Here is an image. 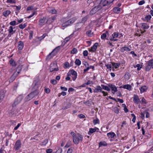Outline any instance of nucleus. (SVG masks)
I'll return each instance as SVG.
<instances>
[{"label": "nucleus", "mask_w": 153, "mask_h": 153, "mask_svg": "<svg viewBox=\"0 0 153 153\" xmlns=\"http://www.w3.org/2000/svg\"><path fill=\"white\" fill-rule=\"evenodd\" d=\"M114 1V0H102L100 2V4L105 7V8H104V10H105L109 7L108 5Z\"/></svg>", "instance_id": "1"}, {"label": "nucleus", "mask_w": 153, "mask_h": 153, "mask_svg": "<svg viewBox=\"0 0 153 153\" xmlns=\"http://www.w3.org/2000/svg\"><path fill=\"white\" fill-rule=\"evenodd\" d=\"M102 8L104 9V8H105V7H103L102 5L101 4L100 2L98 5L95 7L91 10L90 13V15H92L95 14L97 11L101 10Z\"/></svg>", "instance_id": "2"}, {"label": "nucleus", "mask_w": 153, "mask_h": 153, "mask_svg": "<svg viewBox=\"0 0 153 153\" xmlns=\"http://www.w3.org/2000/svg\"><path fill=\"white\" fill-rule=\"evenodd\" d=\"M82 136L79 134H77L76 136H74L73 142L75 144H77L80 141H82Z\"/></svg>", "instance_id": "3"}, {"label": "nucleus", "mask_w": 153, "mask_h": 153, "mask_svg": "<svg viewBox=\"0 0 153 153\" xmlns=\"http://www.w3.org/2000/svg\"><path fill=\"white\" fill-rule=\"evenodd\" d=\"M38 94V91L37 90H35V91L31 92L25 97V100L26 101L30 100L36 96Z\"/></svg>", "instance_id": "4"}, {"label": "nucleus", "mask_w": 153, "mask_h": 153, "mask_svg": "<svg viewBox=\"0 0 153 153\" xmlns=\"http://www.w3.org/2000/svg\"><path fill=\"white\" fill-rule=\"evenodd\" d=\"M122 36L121 34H119L117 32H114L111 35V37L110 39V40L111 41H116L117 40L116 38H120Z\"/></svg>", "instance_id": "5"}, {"label": "nucleus", "mask_w": 153, "mask_h": 153, "mask_svg": "<svg viewBox=\"0 0 153 153\" xmlns=\"http://www.w3.org/2000/svg\"><path fill=\"white\" fill-rule=\"evenodd\" d=\"M73 81H75L77 77V73L74 70H71L69 71L68 74V76H71Z\"/></svg>", "instance_id": "6"}, {"label": "nucleus", "mask_w": 153, "mask_h": 153, "mask_svg": "<svg viewBox=\"0 0 153 153\" xmlns=\"http://www.w3.org/2000/svg\"><path fill=\"white\" fill-rule=\"evenodd\" d=\"M60 49V47L59 46L56 48L47 56V59H51L54 56H55L56 53H54L55 51L57 50L59 51Z\"/></svg>", "instance_id": "7"}, {"label": "nucleus", "mask_w": 153, "mask_h": 153, "mask_svg": "<svg viewBox=\"0 0 153 153\" xmlns=\"http://www.w3.org/2000/svg\"><path fill=\"white\" fill-rule=\"evenodd\" d=\"M23 97L22 95H19L15 100L14 103L12 105L13 107L15 106L16 105L19 103L23 99Z\"/></svg>", "instance_id": "8"}, {"label": "nucleus", "mask_w": 153, "mask_h": 153, "mask_svg": "<svg viewBox=\"0 0 153 153\" xmlns=\"http://www.w3.org/2000/svg\"><path fill=\"white\" fill-rule=\"evenodd\" d=\"M22 143L20 140L16 141L15 144L14 148L16 151L18 150L21 147Z\"/></svg>", "instance_id": "9"}, {"label": "nucleus", "mask_w": 153, "mask_h": 153, "mask_svg": "<svg viewBox=\"0 0 153 153\" xmlns=\"http://www.w3.org/2000/svg\"><path fill=\"white\" fill-rule=\"evenodd\" d=\"M74 22L75 20H68L63 24L62 25L63 27L66 26L74 23Z\"/></svg>", "instance_id": "10"}, {"label": "nucleus", "mask_w": 153, "mask_h": 153, "mask_svg": "<svg viewBox=\"0 0 153 153\" xmlns=\"http://www.w3.org/2000/svg\"><path fill=\"white\" fill-rule=\"evenodd\" d=\"M133 101L136 104H138L140 102V100L137 95L134 94L133 97Z\"/></svg>", "instance_id": "11"}, {"label": "nucleus", "mask_w": 153, "mask_h": 153, "mask_svg": "<svg viewBox=\"0 0 153 153\" xmlns=\"http://www.w3.org/2000/svg\"><path fill=\"white\" fill-rule=\"evenodd\" d=\"M98 45L97 43H95L91 48L88 49L89 51L92 52H94L96 50Z\"/></svg>", "instance_id": "12"}, {"label": "nucleus", "mask_w": 153, "mask_h": 153, "mask_svg": "<svg viewBox=\"0 0 153 153\" xmlns=\"http://www.w3.org/2000/svg\"><path fill=\"white\" fill-rule=\"evenodd\" d=\"M20 71H18L17 72V74H16V72H15L14 74L12 75V76L10 77L9 80V82H13L15 79L16 78V76L20 72Z\"/></svg>", "instance_id": "13"}, {"label": "nucleus", "mask_w": 153, "mask_h": 153, "mask_svg": "<svg viewBox=\"0 0 153 153\" xmlns=\"http://www.w3.org/2000/svg\"><path fill=\"white\" fill-rule=\"evenodd\" d=\"M99 130V129L97 128H89V131L88 132V134L89 135H91V134L95 132L97 130H98L97 132H98Z\"/></svg>", "instance_id": "14"}, {"label": "nucleus", "mask_w": 153, "mask_h": 153, "mask_svg": "<svg viewBox=\"0 0 153 153\" xmlns=\"http://www.w3.org/2000/svg\"><path fill=\"white\" fill-rule=\"evenodd\" d=\"M109 87L110 88L112 91L115 92L117 91V88L114 85L111 84H109L108 85Z\"/></svg>", "instance_id": "15"}, {"label": "nucleus", "mask_w": 153, "mask_h": 153, "mask_svg": "<svg viewBox=\"0 0 153 153\" xmlns=\"http://www.w3.org/2000/svg\"><path fill=\"white\" fill-rule=\"evenodd\" d=\"M140 25H141V28L144 30H147L149 27V25L146 23H141L140 24Z\"/></svg>", "instance_id": "16"}, {"label": "nucleus", "mask_w": 153, "mask_h": 153, "mask_svg": "<svg viewBox=\"0 0 153 153\" xmlns=\"http://www.w3.org/2000/svg\"><path fill=\"white\" fill-rule=\"evenodd\" d=\"M130 50V48L127 46L123 47L120 49V51L122 52H124L125 51H129Z\"/></svg>", "instance_id": "17"}, {"label": "nucleus", "mask_w": 153, "mask_h": 153, "mask_svg": "<svg viewBox=\"0 0 153 153\" xmlns=\"http://www.w3.org/2000/svg\"><path fill=\"white\" fill-rule=\"evenodd\" d=\"M18 48L19 50H22L23 48L24 43L23 42L20 41L18 43Z\"/></svg>", "instance_id": "18"}, {"label": "nucleus", "mask_w": 153, "mask_h": 153, "mask_svg": "<svg viewBox=\"0 0 153 153\" xmlns=\"http://www.w3.org/2000/svg\"><path fill=\"white\" fill-rule=\"evenodd\" d=\"M99 147L102 146H106L108 145V143H106L105 141H100L99 143Z\"/></svg>", "instance_id": "19"}, {"label": "nucleus", "mask_w": 153, "mask_h": 153, "mask_svg": "<svg viewBox=\"0 0 153 153\" xmlns=\"http://www.w3.org/2000/svg\"><path fill=\"white\" fill-rule=\"evenodd\" d=\"M147 87L146 85L142 86L141 87L140 89V93H142L143 92L146 91L147 90Z\"/></svg>", "instance_id": "20"}, {"label": "nucleus", "mask_w": 153, "mask_h": 153, "mask_svg": "<svg viewBox=\"0 0 153 153\" xmlns=\"http://www.w3.org/2000/svg\"><path fill=\"white\" fill-rule=\"evenodd\" d=\"M113 11L114 13H118L120 11V8L118 7H115L113 9Z\"/></svg>", "instance_id": "21"}, {"label": "nucleus", "mask_w": 153, "mask_h": 153, "mask_svg": "<svg viewBox=\"0 0 153 153\" xmlns=\"http://www.w3.org/2000/svg\"><path fill=\"white\" fill-rule=\"evenodd\" d=\"M152 68V67L151 64H149V61H148L147 65L146 66V71H149Z\"/></svg>", "instance_id": "22"}, {"label": "nucleus", "mask_w": 153, "mask_h": 153, "mask_svg": "<svg viewBox=\"0 0 153 153\" xmlns=\"http://www.w3.org/2000/svg\"><path fill=\"white\" fill-rule=\"evenodd\" d=\"M123 88L129 91L131 90V86L130 85L128 84L124 85L123 86Z\"/></svg>", "instance_id": "23"}, {"label": "nucleus", "mask_w": 153, "mask_h": 153, "mask_svg": "<svg viewBox=\"0 0 153 153\" xmlns=\"http://www.w3.org/2000/svg\"><path fill=\"white\" fill-rule=\"evenodd\" d=\"M71 103L69 102L67 104L65 107H64L62 108V109L65 110L69 108L71 106Z\"/></svg>", "instance_id": "24"}, {"label": "nucleus", "mask_w": 153, "mask_h": 153, "mask_svg": "<svg viewBox=\"0 0 153 153\" xmlns=\"http://www.w3.org/2000/svg\"><path fill=\"white\" fill-rule=\"evenodd\" d=\"M115 134L114 132H109L107 134V136L109 137L113 138L114 137Z\"/></svg>", "instance_id": "25"}, {"label": "nucleus", "mask_w": 153, "mask_h": 153, "mask_svg": "<svg viewBox=\"0 0 153 153\" xmlns=\"http://www.w3.org/2000/svg\"><path fill=\"white\" fill-rule=\"evenodd\" d=\"M27 25V23H25L24 24H20L19 27L21 29H23L26 27Z\"/></svg>", "instance_id": "26"}, {"label": "nucleus", "mask_w": 153, "mask_h": 153, "mask_svg": "<svg viewBox=\"0 0 153 153\" xmlns=\"http://www.w3.org/2000/svg\"><path fill=\"white\" fill-rule=\"evenodd\" d=\"M112 64L114 67L115 68H117L119 67L120 63H114V62H112Z\"/></svg>", "instance_id": "27"}, {"label": "nucleus", "mask_w": 153, "mask_h": 153, "mask_svg": "<svg viewBox=\"0 0 153 153\" xmlns=\"http://www.w3.org/2000/svg\"><path fill=\"white\" fill-rule=\"evenodd\" d=\"M45 20H39V24L41 25H44L47 22V21H45Z\"/></svg>", "instance_id": "28"}, {"label": "nucleus", "mask_w": 153, "mask_h": 153, "mask_svg": "<svg viewBox=\"0 0 153 153\" xmlns=\"http://www.w3.org/2000/svg\"><path fill=\"white\" fill-rule=\"evenodd\" d=\"M8 31L9 33L11 34H13L15 33V31L13 30V28L12 26H10L9 28Z\"/></svg>", "instance_id": "29"}, {"label": "nucleus", "mask_w": 153, "mask_h": 153, "mask_svg": "<svg viewBox=\"0 0 153 153\" xmlns=\"http://www.w3.org/2000/svg\"><path fill=\"white\" fill-rule=\"evenodd\" d=\"M101 86L102 87V88L107 91H109L110 90V88L106 85L102 84L101 85Z\"/></svg>", "instance_id": "30"}, {"label": "nucleus", "mask_w": 153, "mask_h": 153, "mask_svg": "<svg viewBox=\"0 0 153 153\" xmlns=\"http://www.w3.org/2000/svg\"><path fill=\"white\" fill-rule=\"evenodd\" d=\"M108 34V31H106L104 33L101 35V38L102 39H104L106 37L107 35Z\"/></svg>", "instance_id": "31"}, {"label": "nucleus", "mask_w": 153, "mask_h": 153, "mask_svg": "<svg viewBox=\"0 0 153 153\" xmlns=\"http://www.w3.org/2000/svg\"><path fill=\"white\" fill-rule=\"evenodd\" d=\"M10 13V11L9 10H6L3 13V15L5 16H7Z\"/></svg>", "instance_id": "32"}, {"label": "nucleus", "mask_w": 153, "mask_h": 153, "mask_svg": "<svg viewBox=\"0 0 153 153\" xmlns=\"http://www.w3.org/2000/svg\"><path fill=\"white\" fill-rule=\"evenodd\" d=\"M75 63L77 65L79 66L81 64V61L78 59H76L75 61Z\"/></svg>", "instance_id": "33"}, {"label": "nucleus", "mask_w": 153, "mask_h": 153, "mask_svg": "<svg viewBox=\"0 0 153 153\" xmlns=\"http://www.w3.org/2000/svg\"><path fill=\"white\" fill-rule=\"evenodd\" d=\"M9 63L10 64L13 66H15L16 65L15 62L13 59H10L9 61Z\"/></svg>", "instance_id": "34"}, {"label": "nucleus", "mask_w": 153, "mask_h": 153, "mask_svg": "<svg viewBox=\"0 0 153 153\" xmlns=\"http://www.w3.org/2000/svg\"><path fill=\"white\" fill-rule=\"evenodd\" d=\"M81 24V23H78L77 24V25H76V27L75 28L76 31L78 30L81 28L82 25H79Z\"/></svg>", "instance_id": "35"}, {"label": "nucleus", "mask_w": 153, "mask_h": 153, "mask_svg": "<svg viewBox=\"0 0 153 153\" xmlns=\"http://www.w3.org/2000/svg\"><path fill=\"white\" fill-rule=\"evenodd\" d=\"M86 34L88 36L90 37L91 36L93 35V33L90 30L87 31L86 32Z\"/></svg>", "instance_id": "36"}, {"label": "nucleus", "mask_w": 153, "mask_h": 153, "mask_svg": "<svg viewBox=\"0 0 153 153\" xmlns=\"http://www.w3.org/2000/svg\"><path fill=\"white\" fill-rule=\"evenodd\" d=\"M48 142V140L47 139H45L41 143V145L45 146Z\"/></svg>", "instance_id": "37"}, {"label": "nucleus", "mask_w": 153, "mask_h": 153, "mask_svg": "<svg viewBox=\"0 0 153 153\" xmlns=\"http://www.w3.org/2000/svg\"><path fill=\"white\" fill-rule=\"evenodd\" d=\"M134 68H136L137 67V69L138 70H140L141 68L142 67V66L140 64H137L136 65L134 66Z\"/></svg>", "instance_id": "38"}, {"label": "nucleus", "mask_w": 153, "mask_h": 153, "mask_svg": "<svg viewBox=\"0 0 153 153\" xmlns=\"http://www.w3.org/2000/svg\"><path fill=\"white\" fill-rule=\"evenodd\" d=\"M69 65H70L69 63L68 62H66L64 64L63 67L65 68L66 69L69 67Z\"/></svg>", "instance_id": "39"}, {"label": "nucleus", "mask_w": 153, "mask_h": 153, "mask_svg": "<svg viewBox=\"0 0 153 153\" xmlns=\"http://www.w3.org/2000/svg\"><path fill=\"white\" fill-rule=\"evenodd\" d=\"M105 66L106 67L107 69L109 70L110 71H111L112 69V66L111 64H107L105 65Z\"/></svg>", "instance_id": "40"}, {"label": "nucleus", "mask_w": 153, "mask_h": 153, "mask_svg": "<svg viewBox=\"0 0 153 153\" xmlns=\"http://www.w3.org/2000/svg\"><path fill=\"white\" fill-rule=\"evenodd\" d=\"M77 52V49L76 48H74L71 51V53L73 54L76 53Z\"/></svg>", "instance_id": "41"}, {"label": "nucleus", "mask_w": 153, "mask_h": 153, "mask_svg": "<svg viewBox=\"0 0 153 153\" xmlns=\"http://www.w3.org/2000/svg\"><path fill=\"white\" fill-rule=\"evenodd\" d=\"M33 32V31L30 30L29 32V38L30 39L32 38Z\"/></svg>", "instance_id": "42"}, {"label": "nucleus", "mask_w": 153, "mask_h": 153, "mask_svg": "<svg viewBox=\"0 0 153 153\" xmlns=\"http://www.w3.org/2000/svg\"><path fill=\"white\" fill-rule=\"evenodd\" d=\"M46 34L44 33L42 36L39 37L38 39L40 40H41L42 39H43L46 36Z\"/></svg>", "instance_id": "43"}, {"label": "nucleus", "mask_w": 153, "mask_h": 153, "mask_svg": "<svg viewBox=\"0 0 153 153\" xmlns=\"http://www.w3.org/2000/svg\"><path fill=\"white\" fill-rule=\"evenodd\" d=\"M131 116L133 117V118L132 119V121L133 123L135 122V121L136 119V116L135 115L133 114H131Z\"/></svg>", "instance_id": "44"}, {"label": "nucleus", "mask_w": 153, "mask_h": 153, "mask_svg": "<svg viewBox=\"0 0 153 153\" xmlns=\"http://www.w3.org/2000/svg\"><path fill=\"white\" fill-rule=\"evenodd\" d=\"M71 37V35H70L69 36L66 37L65 39V41L66 42H68L70 39Z\"/></svg>", "instance_id": "45"}, {"label": "nucleus", "mask_w": 153, "mask_h": 153, "mask_svg": "<svg viewBox=\"0 0 153 153\" xmlns=\"http://www.w3.org/2000/svg\"><path fill=\"white\" fill-rule=\"evenodd\" d=\"M59 70V68H52L51 67V68H50V71L51 72L53 71H58Z\"/></svg>", "instance_id": "46"}, {"label": "nucleus", "mask_w": 153, "mask_h": 153, "mask_svg": "<svg viewBox=\"0 0 153 153\" xmlns=\"http://www.w3.org/2000/svg\"><path fill=\"white\" fill-rule=\"evenodd\" d=\"M18 24H16V22L15 21H13L11 22L10 23V24L14 26Z\"/></svg>", "instance_id": "47"}, {"label": "nucleus", "mask_w": 153, "mask_h": 153, "mask_svg": "<svg viewBox=\"0 0 153 153\" xmlns=\"http://www.w3.org/2000/svg\"><path fill=\"white\" fill-rule=\"evenodd\" d=\"M114 112L117 114H118L119 113V110L118 108L116 107H115L114 108Z\"/></svg>", "instance_id": "48"}, {"label": "nucleus", "mask_w": 153, "mask_h": 153, "mask_svg": "<svg viewBox=\"0 0 153 153\" xmlns=\"http://www.w3.org/2000/svg\"><path fill=\"white\" fill-rule=\"evenodd\" d=\"M96 88L97 89V90L98 91H100L101 92H102V87H100V86H97Z\"/></svg>", "instance_id": "49"}, {"label": "nucleus", "mask_w": 153, "mask_h": 153, "mask_svg": "<svg viewBox=\"0 0 153 153\" xmlns=\"http://www.w3.org/2000/svg\"><path fill=\"white\" fill-rule=\"evenodd\" d=\"M49 12L53 14H55L56 13V11L54 9H52L49 11Z\"/></svg>", "instance_id": "50"}, {"label": "nucleus", "mask_w": 153, "mask_h": 153, "mask_svg": "<svg viewBox=\"0 0 153 153\" xmlns=\"http://www.w3.org/2000/svg\"><path fill=\"white\" fill-rule=\"evenodd\" d=\"M145 112L143 113H141L140 114V117L142 118V119L143 120L145 118Z\"/></svg>", "instance_id": "51"}, {"label": "nucleus", "mask_w": 153, "mask_h": 153, "mask_svg": "<svg viewBox=\"0 0 153 153\" xmlns=\"http://www.w3.org/2000/svg\"><path fill=\"white\" fill-rule=\"evenodd\" d=\"M7 2L9 3H15L16 1L15 0H7Z\"/></svg>", "instance_id": "52"}, {"label": "nucleus", "mask_w": 153, "mask_h": 153, "mask_svg": "<svg viewBox=\"0 0 153 153\" xmlns=\"http://www.w3.org/2000/svg\"><path fill=\"white\" fill-rule=\"evenodd\" d=\"M83 56H87L88 55V51H87L86 50L84 51L83 52Z\"/></svg>", "instance_id": "53"}, {"label": "nucleus", "mask_w": 153, "mask_h": 153, "mask_svg": "<svg viewBox=\"0 0 153 153\" xmlns=\"http://www.w3.org/2000/svg\"><path fill=\"white\" fill-rule=\"evenodd\" d=\"M82 64L84 65L85 66V67H88L89 66V64L88 62H86L84 61L82 62Z\"/></svg>", "instance_id": "54"}, {"label": "nucleus", "mask_w": 153, "mask_h": 153, "mask_svg": "<svg viewBox=\"0 0 153 153\" xmlns=\"http://www.w3.org/2000/svg\"><path fill=\"white\" fill-rule=\"evenodd\" d=\"M21 125V123H18V124L14 128V130H17Z\"/></svg>", "instance_id": "55"}, {"label": "nucleus", "mask_w": 153, "mask_h": 153, "mask_svg": "<svg viewBox=\"0 0 153 153\" xmlns=\"http://www.w3.org/2000/svg\"><path fill=\"white\" fill-rule=\"evenodd\" d=\"M62 151V149L61 148H59L58 150L56 151V153H61Z\"/></svg>", "instance_id": "56"}, {"label": "nucleus", "mask_w": 153, "mask_h": 153, "mask_svg": "<svg viewBox=\"0 0 153 153\" xmlns=\"http://www.w3.org/2000/svg\"><path fill=\"white\" fill-rule=\"evenodd\" d=\"M33 9V6H30L28 7L27 9V10H30Z\"/></svg>", "instance_id": "57"}, {"label": "nucleus", "mask_w": 153, "mask_h": 153, "mask_svg": "<svg viewBox=\"0 0 153 153\" xmlns=\"http://www.w3.org/2000/svg\"><path fill=\"white\" fill-rule=\"evenodd\" d=\"M149 64L151 65L152 68H153V59L149 60Z\"/></svg>", "instance_id": "58"}, {"label": "nucleus", "mask_w": 153, "mask_h": 153, "mask_svg": "<svg viewBox=\"0 0 153 153\" xmlns=\"http://www.w3.org/2000/svg\"><path fill=\"white\" fill-rule=\"evenodd\" d=\"M145 3V1L144 0L140 1L138 3V4L141 5Z\"/></svg>", "instance_id": "59"}, {"label": "nucleus", "mask_w": 153, "mask_h": 153, "mask_svg": "<svg viewBox=\"0 0 153 153\" xmlns=\"http://www.w3.org/2000/svg\"><path fill=\"white\" fill-rule=\"evenodd\" d=\"M51 83L53 85H55L57 83V82L56 80L53 79L51 80Z\"/></svg>", "instance_id": "60"}, {"label": "nucleus", "mask_w": 153, "mask_h": 153, "mask_svg": "<svg viewBox=\"0 0 153 153\" xmlns=\"http://www.w3.org/2000/svg\"><path fill=\"white\" fill-rule=\"evenodd\" d=\"M94 123L95 124L99 123V121L98 119H95L94 120Z\"/></svg>", "instance_id": "61"}, {"label": "nucleus", "mask_w": 153, "mask_h": 153, "mask_svg": "<svg viewBox=\"0 0 153 153\" xmlns=\"http://www.w3.org/2000/svg\"><path fill=\"white\" fill-rule=\"evenodd\" d=\"M60 88L62 90H63L64 91H67L68 90L67 88L65 87L61 86Z\"/></svg>", "instance_id": "62"}, {"label": "nucleus", "mask_w": 153, "mask_h": 153, "mask_svg": "<svg viewBox=\"0 0 153 153\" xmlns=\"http://www.w3.org/2000/svg\"><path fill=\"white\" fill-rule=\"evenodd\" d=\"M52 150L51 149H48L46 150L47 153H51L52 152Z\"/></svg>", "instance_id": "63"}, {"label": "nucleus", "mask_w": 153, "mask_h": 153, "mask_svg": "<svg viewBox=\"0 0 153 153\" xmlns=\"http://www.w3.org/2000/svg\"><path fill=\"white\" fill-rule=\"evenodd\" d=\"M72 151L73 150L72 149L69 148L68 150L67 153H71Z\"/></svg>", "instance_id": "64"}]
</instances>
